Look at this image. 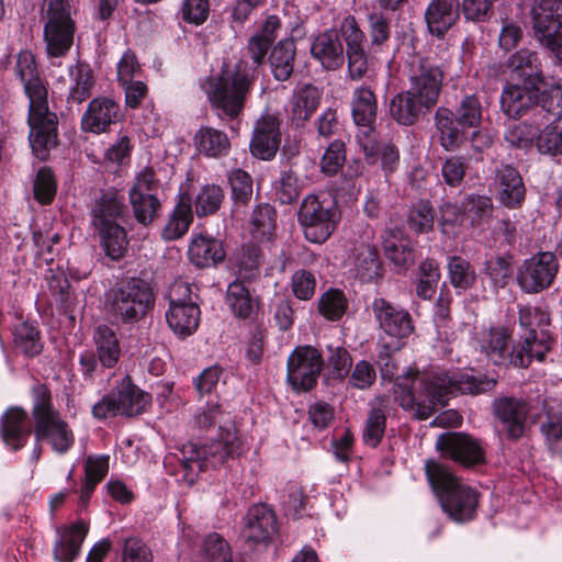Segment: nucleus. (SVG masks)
Returning <instances> with one entry per match:
<instances>
[{
	"label": "nucleus",
	"mask_w": 562,
	"mask_h": 562,
	"mask_svg": "<svg viewBox=\"0 0 562 562\" xmlns=\"http://www.w3.org/2000/svg\"><path fill=\"white\" fill-rule=\"evenodd\" d=\"M541 85H507L501 95L503 112L513 119H519L533 110L535 117L557 123L562 116V91L559 86L540 90Z\"/></svg>",
	"instance_id": "0eeeda50"
},
{
	"label": "nucleus",
	"mask_w": 562,
	"mask_h": 562,
	"mask_svg": "<svg viewBox=\"0 0 562 562\" xmlns=\"http://www.w3.org/2000/svg\"><path fill=\"white\" fill-rule=\"evenodd\" d=\"M535 145L539 153L551 156L562 154V132L546 119H540Z\"/></svg>",
	"instance_id": "5fc2aeb1"
},
{
	"label": "nucleus",
	"mask_w": 562,
	"mask_h": 562,
	"mask_svg": "<svg viewBox=\"0 0 562 562\" xmlns=\"http://www.w3.org/2000/svg\"><path fill=\"white\" fill-rule=\"evenodd\" d=\"M71 85L67 102L70 104H80L90 98L94 86V77L89 65L78 63L69 67Z\"/></svg>",
	"instance_id": "37998d69"
},
{
	"label": "nucleus",
	"mask_w": 562,
	"mask_h": 562,
	"mask_svg": "<svg viewBox=\"0 0 562 562\" xmlns=\"http://www.w3.org/2000/svg\"><path fill=\"white\" fill-rule=\"evenodd\" d=\"M226 303L232 313L238 318L246 319L254 314V301L243 282L233 281L229 283L226 292Z\"/></svg>",
	"instance_id": "3c124183"
},
{
	"label": "nucleus",
	"mask_w": 562,
	"mask_h": 562,
	"mask_svg": "<svg viewBox=\"0 0 562 562\" xmlns=\"http://www.w3.org/2000/svg\"><path fill=\"white\" fill-rule=\"evenodd\" d=\"M492 411L507 439L516 441L526 435L530 414V404L527 401L501 396L493 401Z\"/></svg>",
	"instance_id": "aec40b11"
},
{
	"label": "nucleus",
	"mask_w": 562,
	"mask_h": 562,
	"mask_svg": "<svg viewBox=\"0 0 562 562\" xmlns=\"http://www.w3.org/2000/svg\"><path fill=\"white\" fill-rule=\"evenodd\" d=\"M316 284L315 274L305 269L296 270L290 282L292 293L301 301H308L314 296Z\"/></svg>",
	"instance_id": "774afa93"
},
{
	"label": "nucleus",
	"mask_w": 562,
	"mask_h": 562,
	"mask_svg": "<svg viewBox=\"0 0 562 562\" xmlns=\"http://www.w3.org/2000/svg\"><path fill=\"white\" fill-rule=\"evenodd\" d=\"M510 340L512 333L509 329L503 326L490 327L477 333L475 349L494 366L529 367L530 361L525 349L519 344L510 346Z\"/></svg>",
	"instance_id": "4468645a"
},
{
	"label": "nucleus",
	"mask_w": 562,
	"mask_h": 562,
	"mask_svg": "<svg viewBox=\"0 0 562 562\" xmlns=\"http://www.w3.org/2000/svg\"><path fill=\"white\" fill-rule=\"evenodd\" d=\"M386 258L396 267H405L413 262V250L408 241L396 237L386 238L383 244Z\"/></svg>",
	"instance_id": "338daca9"
},
{
	"label": "nucleus",
	"mask_w": 562,
	"mask_h": 562,
	"mask_svg": "<svg viewBox=\"0 0 562 562\" xmlns=\"http://www.w3.org/2000/svg\"><path fill=\"white\" fill-rule=\"evenodd\" d=\"M435 126L439 134V143L447 151H454L468 139V130L459 124L454 112L439 106L435 112Z\"/></svg>",
	"instance_id": "473e14b6"
},
{
	"label": "nucleus",
	"mask_w": 562,
	"mask_h": 562,
	"mask_svg": "<svg viewBox=\"0 0 562 562\" xmlns=\"http://www.w3.org/2000/svg\"><path fill=\"white\" fill-rule=\"evenodd\" d=\"M494 188L499 202L507 209H519L526 196V188L519 171L506 164L495 169Z\"/></svg>",
	"instance_id": "a878e982"
},
{
	"label": "nucleus",
	"mask_w": 562,
	"mask_h": 562,
	"mask_svg": "<svg viewBox=\"0 0 562 562\" xmlns=\"http://www.w3.org/2000/svg\"><path fill=\"white\" fill-rule=\"evenodd\" d=\"M541 117H535L533 124L515 123L507 127L504 134L505 140L514 147L530 148L536 142V135L539 132V122Z\"/></svg>",
	"instance_id": "4d7b16f0"
},
{
	"label": "nucleus",
	"mask_w": 562,
	"mask_h": 562,
	"mask_svg": "<svg viewBox=\"0 0 562 562\" xmlns=\"http://www.w3.org/2000/svg\"><path fill=\"white\" fill-rule=\"evenodd\" d=\"M279 125V120L272 115L262 116L257 121L249 144L255 157L270 160L276 156L281 143Z\"/></svg>",
	"instance_id": "bb28decb"
},
{
	"label": "nucleus",
	"mask_w": 562,
	"mask_h": 562,
	"mask_svg": "<svg viewBox=\"0 0 562 562\" xmlns=\"http://www.w3.org/2000/svg\"><path fill=\"white\" fill-rule=\"evenodd\" d=\"M350 108L351 117L359 127L356 135L357 143L364 156L373 161L379 153V143L374 128L378 115V99L374 91L368 86H359L353 89Z\"/></svg>",
	"instance_id": "ddd939ff"
},
{
	"label": "nucleus",
	"mask_w": 562,
	"mask_h": 562,
	"mask_svg": "<svg viewBox=\"0 0 562 562\" xmlns=\"http://www.w3.org/2000/svg\"><path fill=\"white\" fill-rule=\"evenodd\" d=\"M190 261L198 268L215 267L226 257L222 240L211 235H193L188 249Z\"/></svg>",
	"instance_id": "7c9ffc66"
},
{
	"label": "nucleus",
	"mask_w": 562,
	"mask_h": 562,
	"mask_svg": "<svg viewBox=\"0 0 562 562\" xmlns=\"http://www.w3.org/2000/svg\"><path fill=\"white\" fill-rule=\"evenodd\" d=\"M30 395L36 442H46L55 453L66 454L75 445V434L55 407L50 387L35 381Z\"/></svg>",
	"instance_id": "423d86ee"
},
{
	"label": "nucleus",
	"mask_w": 562,
	"mask_h": 562,
	"mask_svg": "<svg viewBox=\"0 0 562 562\" xmlns=\"http://www.w3.org/2000/svg\"><path fill=\"white\" fill-rule=\"evenodd\" d=\"M106 305L111 314L121 322L136 323L154 307V289L145 279L126 278L109 290Z\"/></svg>",
	"instance_id": "1a4fd4ad"
},
{
	"label": "nucleus",
	"mask_w": 562,
	"mask_h": 562,
	"mask_svg": "<svg viewBox=\"0 0 562 562\" xmlns=\"http://www.w3.org/2000/svg\"><path fill=\"white\" fill-rule=\"evenodd\" d=\"M385 428V411L381 407H371L362 430L363 442L371 448H376L384 437Z\"/></svg>",
	"instance_id": "13d9d810"
},
{
	"label": "nucleus",
	"mask_w": 562,
	"mask_h": 562,
	"mask_svg": "<svg viewBox=\"0 0 562 562\" xmlns=\"http://www.w3.org/2000/svg\"><path fill=\"white\" fill-rule=\"evenodd\" d=\"M150 395L133 383L126 374L114 389L92 406V416L99 420L116 415L134 417L143 414L150 404Z\"/></svg>",
	"instance_id": "9b49d317"
},
{
	"label": "nucleus",
	"mask_w": 562,
	"mask_h": 562,
	"mask_svg": "<svg viewBox=\"0 0 562 562\" xmlns=\"http://www.w3.org/2000/svg\"><path fill=\"white\" fill-rule=\"evenodd\" d=\"M494 380L476 376L473 372L423 374L417 370L396 378L393 385L395 402L418 420L429 418L438 406H445L450 395L480 394L491 390Z\"/></svg>",
	"instance_id": "f257e3e1"
},
{
	"label": "nucleus",
	"mask_w": 562,
	"mask_h": 562,
	"mask_svg": "<svg viewBox=\"0 0 562 562\" xmlns=\"http://www.w3.org/2000/svg\"><path fill=\"white\" fill-rule=\"evenodd\" d=\"M15 75L30 101L27 121L32 151L40 160H46L58 143V119L48 110L47 88L31 50L25 49L18 54Z\"/></svg>",
	"instance_id": "20e7f679"
},
{
	"label": "nucleus",
	"mask_w": 562,
	"mask_h": 562,
	"mask_svg": "<svg viewBox=\"0 0 562 562\" xmlns=\"http://www.w3.org/2000/svg\"><path fill=\"white\" fill-rule=\"evenodd\" d=\"M27 414L22 407L8 408L0 418V437L13 451L22 449L29 439Z\"/></svg>",
	"instance_id": "c85d7f7f"
},
{
	"label": "nucleus",
	"mask_w": 562,
	"mask_h": 562,
	"mask_svg": "<svg viewBox=\"0 0 562 562\" xmlns=\"http://www.w3.org/2000/svg\"><path fill=\"white\" fill-rule=\"evenodd\" d=\"M235 265L244 279H254L262 265V254L254 244L244 245L235 255Z\"/></svg>",
	"instance_id": "6e6d98bb"
},
{
	"label": "nucleus",
	"mask_w": 562,
	"mask_h": 562,
	"mask_svg": "<svg viewBox=\"0 0 562 562\" xmlns=\"http://www.w3.org/2000/svg\"><path fill=\"white\" fill-rule=\"evenodd\" d=\"M321 99L322 92L317 87L311 83L297 87L292 93L286 110L292 125L295 127L304 126L305 122L311 119L318 108Z\"/></svg>",
	"instance_id": "cd10ccee"
},
{
	"label": "nucleus",
	"mask_w": 562,
	"mask_h": 562,
	"mask_svg": "<svg viewBox=\"0 0 562 562\" xmlns=\"http://www.w3.org/2000/svg\"><path fill=\"white\" fill-rule=\"evenodd\" d=\"M429 110L409 89L396 93L389 105L392 119L403 126L415 124Z\"/></svg>",
	"instance_id": "c9c22d12"
},
{
	"label": "nucleus",
	"mask_w": 562,
	"mask_h": 562,
	"mask_svg": "<svg viewBox=\"0 0 562 562\" xmlns=\"http://www.w3.org/2000/svg\"><path fill=\"white\" fill-rule=\"evenodd\" d=\"M532 29L542 45L552 44V36L562 31V0H539L531 9Z\"/></svg>",
	"instance_id": "b1692460"
},
{
	"label": "nucleus",
	"mask_w": 562,
	"mask_h": 562,
	"mask_svg": "<svg viewBox=\"0 0 562 562\" xmlns=\"http://www.w3.org/2000/svg\"><path fill=\"white\" fill-rule=\"evenodd\" d=\"M88 531L89 525L83 520H78L63 528L53 548L55 560L58 562H72L77 559Z\"/></svg>",
	"instance_id": "72a5a7b5"
},
{
	"label": "nucleus",
	"mask_w": 562,
	"mask_h": 562,
	"mask_svg": "<svg viewBox=\"0 0 562 562\" xmlns=\"http://www.w3.org/2000/svg\"><path fill=\"white\" fill-rule=\"evenodd\" d=\"M407 223L417 234H425L434 228L435 216L432 206L428 201H419L409 210Z\"/></svg>",
	"instance_id": "0e129e2a"
},
{
	"label": "nucleus",
	"mask_w": 562,
	"mask_h": 562,
	"mask_svg": "<svg viewBox=\"0 0 562 562\" xmlns=\"http://www.w3.org/2000/svg\"><path fill=\"white\" fill-rule=\"evenodd\" d=\"M311 54L324 68L338 69L345 60L338 31L330 29L318 34L311 45Z\"/></svg>",
	"instance_id": "2f4dec72"
},
{
	"label": "nucleus",
	"mask_w": 562,
	"mask_h": 562,
	"mask_svg": "<svg viewBox=\"0 0 562 562\" xmlns=\"http://www.w3.org/2000/svg\"><path fill=\"white\" fill-rule=\"evenodd\" d=\"M506 67L526 85H542L544 81L541 60L531 49L521 48L512 54L506 61Z\"/></svg>",
	"instance_id": "f704fd0d"
},
{
	"label": "nucleus",
	"mask_w": 562,
	"mask_h": 562,
	"mask_svg": "<svg viewBox=\"0 0 562 562\" xmlns=\"http://www.w3.org/2000/svg\"><path fill=\"white\" fill-rule=\"evenodd\" d=\"M14 344L25 356L34 357L42 351L40 331L27 322L18 324L14 328Z\"/></svg>",
	"instance_id": "bf43d9fd"
},
{
	"label": "nucleus",
	"mask_w": 562,
	"mask_h": 562,
	"mask_svg": "<svg viewBox=\"0 0 562 562\" xmlns=\"http://www.w3.org/2000/svg\"><path fill=\"white\" fill-rule=\"evenodd\" d=\"M454 116L467 130L477 128L482 121V105L476 95H465L457 106Z\"/></svg>",
	"instance_id": "e2e57ef3"
},
{
	"label": "nucleus",
	"mask_w": 562,
	"mask_h": 562,
	"mask_svg": "<svg viewBox=\"0 0 562 562\" xmlns=\"http://www.w3.org/2000/svg\"><path fill=\"white\" fill-rule=\"evenodd\" d=\"M201 311L198 304L189 302L184 305L169 306L166 319L171 330L180 336H191L199 327Z\"/></svg>",
	"instance_id": "58836bf2"
},
{
	"label": "nucleus",
	"mask_w": 562,
	"mask_h": 562,
	"mask_svg": "<svg viewBox=\"0 0 562 562\" xmlns=\"http://www.w3.org/2000/svg\"><path fill=\"white\" fill-rule=\"evenodd\" d=\"M192 222V201L188 194L180 195L178 203L169 215L167 224L162 228V238L165 240H176L182 237L189 231Z\"/></svg>",
	"instance_id": "ea45409f"
},
{
	"label": "nucleus",
	"mask_w": 562,
	"mask_h": 562,
	"mask_svg": "<svg viewBox=\"0 0 562 562\" xmlns=\"http://www.w3.org/2000/svg\"><path fill=\"white\" fill-rule=\"evenodd\" d=\"M357 276L362 282H372L381 278L382 263L376 248L372 245H363L356 259Z\"/></svg>",
	"instance_id": "8fccbe9b"
},
{
	"label": "nucleus",
	"mask_w": 562,
	"mask_h": 562,
	"mask_svg": "<svg viewBox=\"0 0 562 562\" xmlns=\"http://www.w3.org/2000/svg\"><path fill=\"white\" fill-rule=\"evenodd\" d=\"M560 270L554 252L538 251L524 259L517 268L516 281L526 294H539L552 286Z\"/></svg>",
	"instance_id": "2eb2a0df"
},
{
	"label": "nucleus",
	"mask_w": 562,
	"mask_h": 562,
	"mask_svg": "<svg viewBox=\"0 0 562 562\" xmlns=\"http://www.w3.org/2000/svg\"><path fill=\"white\" fill-rule=\"evenodd\" d=\"M460 16L459 0H432L426 11L425 20L430 34L442 38Z\"/></svg>",
	"instance_id": "c756f323"
},
{
	"label": "nucleus",
	"mask_w": 562,
	"mask_h": 562,
	"mask_svg": "<svg viewBox=\"0 0 562 562\" xmlns=\"http://www.w3.org/2000/svg\"><path fill=\"white\" fill-rule=\"evenodd\" d=\"M278 531L276 513L265 504L251 506L244 518L241 537L249 543H267Z\"/></svg>",
	"instance_id": "5701e85b"
},
{
	"label": "nucleus",
	"mask_w": 562,
	"mask_h": 562,
	"mask_svg": "<svg viewBox=\"0 0 562 562\" xmlns=\"http://www.w3.org/2000/svg\"><path fill=\"white\" fill-rule=\"evenodd\" d=\"M95 231L100 237L101 246L109 258L120 260L124 257L128 247V239L123 226L116 223L97 227Z\"/></svg>",
	"instance_id": "c03bdc74"
},
{
	"label": "nucleus",
	"mask_w": 562,
	"mask_h": 562,
	"mask_svg": "<svg viewBox=\"0 0 562 562\" xmlns=\"http://www.w3.org/2000/svg\"><path fill=\"white\" fill-rule=\"evenodd\" d=\"M543 418L539 425V431L548 451L562 460V407L543 403Z\"/></svg>",
	"instance_id": "e433bc0d"
},
{
	"label": "nucleus",
	"mask_w": 562,
	"mask_h": 562,
	"mask_svg": "<svg viewBox=\"0 0 562 562\" xmlns=\"http://www.w3.org/2000/svg\"><path fill=\"white\" fill-rule=\"evenodd\" d=\"M194 425L201 430H209L218 426V437L210 443L199 446L188 442L180 449L177 456L183 479L193 483L199 474L209 468H216L228 459H235L241 454V441L233 426L231 415L223 411L218 403L207 402L199 407L194 414Z\"/></svg>",
	"instance_id": "7ed1b4c3"
},
{
	"label": "nucleus",
	"mask_w": 562,
	"mask_h": 562,
	"mask_svg": "<svg viewBox=\"0 0 562 562\" xmlns=\"http://www.w3.org/2000/svg\"><path fill=\"white\" fill-rule=\"evenodd\" d=\"M446 66L429 58H417L412 63L408 75V89L429 109L439 100Z\"/></svg>",
	"instance_id": "6ab92c4d"
},
{
	"label": "nucleus",
	"mask_w": 562,
	"mask_h": 562,
	"mask_svg": "<svg viewBox=\"0 0 562 562\" xmlns=\"http://www.w3.org/2000/svg\"><path fill=\"white\" fill-rule=\"evenodd\" d=\"M75 13L69 0H43V41L50 60L63 58L70 52L77 32Z\"/></svg>",
	"instance_id": "6e6552de"
},
{
	"label": "nucleus",
	"mask_w": 562,
	"mask_h": 562,
	"mask_svg": "<svg viewBox=\"0 0 562 562\" xmlns=\"http://www.w3.org/2000/svg\"><path fill=\"white\" fill-rule=\"evenodd\" d=\"M159 181L151 168H145L135 178L128 190V200L134 218L143 226H149L161 212L158 198Z\"/></svg>",
	"instance_id": "f3484780"
},
{
	"label": "nucleus",
	"mask_w": 562,
	"mask_h": 562,
	"mask_svg": "<svg viewBox=\"0 0 562 562\" xmlns=\"http://www.w3.org/2000/svg\"><path fill=\"white\" fill-rule=\"evenodd\" d=\"M324 366L328 371V378L344 380L349 375L352 366L350 352L342 346L327 345Z\"/></svg>",
	"instance_id": "603ef678"
},
{
	"label": "nucleus",
	"mask_w": 562,
	"mask_h": 562,
	"mask_svg": "<svg viewBox=\"0 0 562 562\" xmlns=\"http://www.w3.org/2000/svg\"><path fill=\"white\" fill-rule=\"evenodd\" d=\"M371 311L380 330L395 338L396 344L407 338L414 331V322L411 313L384 297H374Z\"/></svg>",
	"instance_id": "412c9836"
},
{
	"label": "nucleus",
	"mask_w": 562,
	"mask_h": 562,
	"mask_svg": "<svg viewBox=\"0 0 562 562\" xmlns=\"http://www.w3.org/2000/svg\"><path fill=\"white\" fill-rule=\"evenodd\" d=\"M348 301L341 290L329 289L318 300V312L328 321H338L346 313Z\"/></svg>",
	"instance_id": "052dcab7"
},
{
	"label": "nucleus",
	"mask_w": 562,
	"mask_h": 562,
	"mask_svg": "<svg viewBox=\"0 0 562 562\" xmlns=\"http://www.w3.org/2000/svg\"><path fill=\"white\" fill-rule=\"evenodd\" d=\"M225 199L224 189L215 183H207L200 188L194 198V209L198 217L215 214Z\"/></svg>",
	"instance_id": "de8ad7c7"
},
{
	"label": "nucleus",
	"mask_w": 562,
	"mask_h": 562,
	"mask_svg": "<svg viewBox=\"0 0 562 562\" xmlns=\"http://www.w3.org/2000/svg\"><path fill=\"white\" fill-rule=\"evenodd\" d=\"M227 179L234 203L246 205L252 196L251 176L247 171L236 168L228 173Z\"/></svg>",
	"instance_id": "680f3d73"
},
{
	"label": "nucleus",
	"mask_w": 562,
	"mask_h": 562,
	"mask_svg": "<svg viewBox=\"0 0 562 562\" xmlns=\"http://www.w3.org/2000/svg\"><path fill=\"white\" fill-rule=\"evenodd\" d=\"M340 212L334 199L324 194H308L301 202L297 222L304 237L314 244L325 243L336 231Z\"/></svg>",
	"instance_id": "9d476101"
},
{
	"label": "nucleus",
	"mask_w": 562,
	"mask_h": 562,
	"mask_svg": "<svg viewBox=\"0 0 562 562\" xmlns=\"http://www.w3.org/2000/svg\"><path fill=\"white\" fill-rule=\"evenodd\" d=\"M95 352L85 351L79 357L85 379L93 380L104 369H113L121 358V346L116 333L106 325H99L93 334Z\"/></svg>",
	"instance_id": "dca6fc26"
},
{
	"label": "nucleus",
	"mask_w": 562,
	"mask_h": 562,
	"mask_svg": "<svg viewBox=\"0 0 562 562\" xmlns=\"http://www.w3.org/2000/svg\"><path fill=\"white\" fill-rule=\"evenodd\" d=\"M123 215V202L113 193H104L92 209V224L94 228L116 224Z\"/></svg>",
	"instance_id": "a18cd8bd"
},
{
	"label": "nucleus",
	"mask_w": 562,
	"mask_h": 562,
	"mask_svg": "<svg viewBox=\"0 0 562 562\" xmlns=\"http://www.w3.org/2000/svg\"><path fill=\"white\" fill-rule=\"evenodd\" d=\"M323 367L324 357L317 348L297 346L288 358L286 381L295 392H308L317 385Z\"/></svg>",
	"instance_id": "a211bd4d"
},
{
	"label": "nucleus",
	"mask_w": 562,
	"mask_h": 562,
	"mask_svg": "<svg viewBox=\"0 0 562 562\" xmlns=\"http://www.w3.org/2000/svg\"><path fill=\"white\" fill-rule=\"evenodd\" d=\"M276 210L268 203L257 205L250 216L254 238L268 239L276 228Z\"/></svg>",
	"instance_id": "864d4df0"
},
{
	"label": "nucleus",
	"mask_w": 562,
	"mask_h": 562,
	"mask_svg": "<svg viewBox=\"0 0 562 562\" xmlns=\"http://www.w3.org/2000/svg\"><path fill=\"white\" fill-rule=\"evenodd\" d=\"M448 279L458 293L472 289L477 280L473 265L464 257L452 255L447 261Z\"/></svg>",
	"instance_id": "79ce46f5"
},
{
	"label": "nucleus",
	"mask_w": 562,
	"mask_h": 562,
	"mask_svg": "<svg viewBox=\"0 0 562 562\" xmlns=\"http://www.w3.org/2000/svg\"><path fill=\"white\" fill-rule=\"evenodd\" d=\"M461 209L472 227H480L491 220L494 206L491 198L471 193L462 200Z\"/></svg>",
	"instance_id": "49530a36"
},
{
	"label": "nucleus",
	"mask_w": 562,
	"mask_h": 562,
	"mask_svg": "<svg viewBox=\"0 0 562 562\" xmlns=\"http://www.w3.org/2000/svg\"><path fill=\"white\" fill-rule=\"evenodd\" d=\"M441 273L435 259L427 258L418 266V280L415 292L422 300H431L436 293Z\"/></svg>",
	"instance_id": "09e8293b"
},
{
	"label": "nucleus",
	"mask_w": 562,
	"mask_h": 562,
	"mask_svg": "<svg viewBox=\"0 0 562 562\" xmlns=\"http://www.w3.org/2000/svg\"><path fill=\"white\" fill-rule=\"evenodd\" d=\"M518 322L524 331L518 344L527 352L529 361H543L554 341L549 330V312L538 306H519Z\"/></svg>",
	"instance_id": "f8f14e48"
},
{
	"label": "nucleus",
	"mask_w": 562,
	"mask_h": 562,
	"mask_svg": "<svg viewBox=\"0 0 562 562\" xmlns=\"http://www.w3.org/2000/svg\"><path fill=\"white\" fill-rule=\"evenodd\" d=\"M295 54V44L292 40H282L271 49L269 64L276 80L285 81L291 77Z\"/></svg>",
	"instance_id": "a19ab883"
},
{
	"label": "nucleus",
	"mask_w": 562,
	"mask_h": 562,
	"mask_svg": "<svg viewBox=\"0 0 562 562\" xmlns=\"http://www.w3.org/2000/svg\"><path fill=\"white\" fill-rule=\"evenodd\" d=\"M346 161V145L341 139L331 142L326 148L322 161V172L327 176L336 175Z\"/></svg>",
	"instance_id": "69168bd1"
},
{
	"label": "nucleus",
	"mask_w": 562,
	"mask_h": 562,
	"mask_svg": "<svg viewBox=\"0 0 562 562\" xmlns=\"http://www.w3.org/2000/svg\"><path fill=\"white\" fill-rule=\"evenodd\" d=\"M436 447L446 457L463 467L470 468L485 463V449L482 441L468 434L441 435L436 442Z\"/></svg>",
	"instance_id": "4be33fe9"
},
{
	"label": "nucleus",
	"mask_w": 562,
	"mask_h": 562,
	"mask_svg": "<svg viewBox=\"0 0 562 562\" xmlns=\"http://www.w3.org/2000/svg\"><path fill=\"white\" fill-rule=\"evenodd\" d=\"M196 151L207 158H221L231 149L227 134L212 126H201L193 136Z\"/></svg>",
	"instance_id": "4c0bfd02"
},
{
	"label": "nucleus",
	"mask_w": 562,
	"mask_h": 562,
	"mask_svg": "<svg viewBox=\"0 0 562 562\" xmlns=\"http://www.w3.org/2000/svg\"><path fill=\"white\" fill-rule=\"evenodd\" d=\"M271 46V43L252 34L246 50L254 66L239 59L234 66L224 64L218 74L209 77L205 87L207 101L211 110L225 125L240 120L255 86L256 69L263 64Z\"/></svg>",
	"instance_id": "f03ea898"
},
{
	"label": "nucleus",
	"mask_w": 562,
	"mask_h": 562,
	"mask_svg": "<svg viewBox=\"0 0 562 562\" xmlns=\"http://www.w3.org/2000/svg\"><path fill=\"white\" fill-rule=\"evenodd\" d=\"M427 480L436 493L442 510L456 522L464 524L476 516L480 493L456 476L436 460L425 463Z\"/></svg>",
	"instance_id": "39448f33"
},
{
	"label": "nucleus",
	"mask_w": 562,
	"mask_h": 562,
	"mask_svg": "<svg viewBox=\"0 0 562 562\" xmlns=\"http://www.w3.org/2000/svg\"><path fill=\"white\" fill-rule=\"evenodd\" d=\"M120 104L108 97L92 99L81 116V130L87 133L101 134L121 120Z\"/></svg>",
	"instance_id": "393cba45"
}]
</instances>
